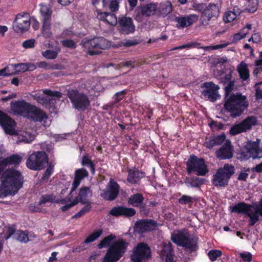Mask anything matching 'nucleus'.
<instances>
[{
  "instance_id": "16",
  "label": "nucleus",
  "mask_w": 262,
  "mask_h": 262,
  "mask_svg": "<svg viewBox=\"0 0 262 262\" xmlns=\"http://www.w3.org/2000/svg\"><path fill=\"white\" fill-rule=\"evenodd\" d=\"M201 89L203 96L207 97L212 102L216 101L221 97L218 92L220 89L219 86L212 82L204 83L201 85Z\"/></svg>"
},
{
  "instance_id": "23",
  "label": "nucleus",
  "mask_w": 262,
  "mask_h": 262,
  "mask_svg": "<svg viewBox=\"0 0 262 262\" xmlns=\"http://www.w3.org/2000/svg\"><path fill=\"white\" fill-rule=\"evenodd\" d=\"M260 140L256 139L255 141L248 140L246 143V149L251 154L253 159L262 158V148L259 146Z\"/></svg>"
},
{
  "instance_id": "35",
  "label": "nucleus",
  "mask_w": 262,
  "mask_h": 262,
  "mask_svg": "<svg viewBox=\"0 0 262 262\" xmlns=\"http://www.w3.org/2000/svg\"><path fill=\"white\" fill-rule=\"evenodd\" d=\"M172 11V6L171 3L169 1H166L160 3L157 10L159 14L163 17H165L168 14L170 13Z\"/></svg>"
},
{
  "instance_id": "12",
  "label": "nucleus",
  "mask_w": 262,
  "mask_h": 262,
  "mask_svg": "<svg viewBox=\"0 0 262 262\" xmlns=\"http://www.w3.org/2000/svg\"><path fill=\"white\" fill-rule=\"evenodd\" d=\"M220 14V8L217 4L210 3L207 5L205 11L201 14L200 20L203 26L209 25L211 20L217 18Z\"/></svg>"
},
{
  "instance_id": "19",
  "label": "nucleus",
  "mask_w": 262,
  "mask_h": 262,
  "mask_svg": "<svg viewBox=\"0 0 262 262\" xmlns=\"http://www.w3.org/2000/svg\"><path fill=\"white\" fill-rule=\"evenodd\" d=\"M10 113L26 117L32 105L24 100L14 101L11 102Z\"/></svg>"
},
{
  "instance_id": "6",
  "label": "nucleus",
  "mask_w": 262,
  "mask_h": 262,
  "mask_svg": "<svg viewBox=\"0 0 262 262\" xmlns=\"http://www.w3.org/2000/svg\"><path fill=\"white\" fill-rule=\"evenodd\" d=\"M186 170L189 173H194L198 176H205L208 170L202 158L191 155L186 162Z\"/></svg>"
},
{
  "instance_id": "9",
  "label": "nucleus",
  "mask_w": 262,
  "mask_h": 262,
  "mask_svg": "<svg viewBox=\"0 0 262 262\" xmlns=\"http://www.w3.org/2000/svg\"><path fill=\"white\" fill-rule=\"evenodd\" d=\"M82 46L88 50L90 55H93L98 53L92 50L93 49H105L110 46V42L103 37H95L91 39L83 41Z\"/></svg>"
},
{
  "instance_id": "30",
  "label": "nucleus",
  "mask_w": 262,
  "mask_h": 262,
  "mask_svg": "<svg viewBox=\"0 0 262 262\" xmlns=\"http://www.w3.org/2000/svg\"><path fill=\"white\" fill-rule=\"evenodd\" d=\"M97 17L98 19L105 21L111 26H114L117 23L116 16L112 13L97 11Z\"/></svg>"
},
{
  "instance_id": "64",
  "label": "nucleus",
  "mask_w": 262,
  "mask_h": 262,
  "mask_svg": "<svg viewBox=\"0 0 262 262\" xmlns=\"http://www.w3.org/2000/svg\"><path fill=\"white\" fill-rule=\"evenodd\" d=\"M35 42V41L34 39H28L23 43V46L26 49L32 48L34 46Z\"/></svg>"
},
{
  "instance_id": "63",
  "label": "nucleus",
  "mask_w": 262,
  "mask_h": 262,
  "mask_svg": "<svg viewBox=\"0 0 262 262\" xmlns=\"http://www.w3.org/2000/svg\"><path fill=\"white\" fill-rule=\"evenodd\" d=\"M78 199L75 198V199H74L73 200V201L71 203L66 204V205H64L62 207H61V209L63 211H67V210H68L72 207H73V206H75V205H76L77 204H78Z\"/></svg>"
},
{
  "instance_id": "50",
  "label": "nucleus",
  "mask_w": 262,
  "mask_h": 262,
  "mask_svg": "<svg viewBox=\"0 0 262 262\" xmlns=\"http://www.w3.org/2000/svg\"><path fill=\"white\" fill-rule=\"evenodd\" d=\"M102 233L101 230H98L93 232L84 241V243L88 244L96 240Z\"/></svg>"
},
{
  "instance_id": "55",
  "label": "nucleus",
  "mask_w": 262,
  "mask_h": 262,
  "mask_svg": "<svg viewBox=\"0 0 262 262\" xmlns=\"http://www.w3.org/2000/svg\"><path fill=\"white\" fill-rule=\"evenodd\" d=\"M236 17L235 14L230 10L225 13L223 19L225 23H230L233 21Z\"/></svg>"
},
{
  "instance_id": "22",
  "label": "nucleus",
  "mask_w": 262,
  "mask_h": 262,
  "mask_svg": "<svg viewBox=\"0 0 262 262\" xmlns=\"http://www.w3.org/2000/svg\"><path fill=\"white\" fill-rule=\"evenodd\" d=\"M118 23L119 30L123 34H128L135 31V26L130 17H122L119 19Z\"/></svg>"
},
{
  "instance_id": "34",
  "label": "nucleus",
  "mask_w": 262,
  "mask_h": 262,
  "mask_svg": "<svg viewBox=\"0 0 262 262\" xmlns=\"http://www.w3.org/2000/svg\"><path fill=\"white\" fill-rule=\"evenodd\" d=\"M58 202L62 204L67 203L66 199L58 200L56 199V196L53 194H47L41 196L40 201L38 203L39 205L45 204L46 203H54Z\"/></svg>"
},
{
  "instance_id": "4",
  "label": "nucleus",
  "mask_w": 262,
  "mask_h": 262,
  "mask_svg": "<svg viewBox=\"0 0 262 262\" xmlns=\"http://www.w3.org/2000/svg\"><path fill=\"white\" fill-rule=\"evenodd\" d=\"M128 243L122 239L113 242L110 246L103 262H116L125 253Z\"/></svg>"
},
{
  "instance_id": "58",
  "label": "nucleus",
  "mask_w": 262,
  "mask_h": 262,
  "mask_svg": "<svg viewBox=\"0 0 262 262\" xmlns=\"http://www.w3.org/2000/svg\"><path fill=\"white\" fill-rule=\"evenodd\" d=\"M14 68L15 69L16 74L23 73L27 71V68L25 63L14 64Z\"/></svg>"
},
{
  "instance_id": "3",
  "label": "nucleus",
  "mask_w": 262,
  "mask_h": 262,
  "mask_svg": "<svg viewBox=\"0 0 262 262\" xmlns=\"http://www.w3.org/2000/svg\"><path fill=\"white\" fill-rule=\"evenodd\" d=\"M248 106L246 97L239 93L230 96L225 104V108L231 113L233 117L240 116Z\"/></svg>"
},
{
  "instance_id": "56",
  "label": "nucleus",
  "mask_w": 262,
  "mask_h": 262,
  "mask_svg": "<svg viewBox=\"0 0 262 262\" xmlns=\"http://www.w3.org/2000/svg\"><path fill=\"white\" fill-rule=\"evenodd\" d=\"M86 205L84 206L78 212H77L75 215L74 216V217H80L81 216L83 215L85 213L89 212L91 208V206L90 204V203H86Z\"/></svg>"
},
{
  "instance_id": "26",
  "label": "nucleus",
  "mask_w": 262,
  "mask_h": 262,
  "mask_svg": "<svg viewBox=\"0 0 262 262\" xmlns=\"http://www.w3.org/2000/svg\"><path fill=\"white\" fill-rule=\"evenodd\" d=\"M135 213L136 211L134 209L122 206L115 207L110 212V213L113 216L124 215L127 217L132 216L135 214Z\"/></svg>"
},
{
  "instance_id": "53",
  "label": "nucleus",
  "mask_w": 262,
  "mask_h": 262,
  "mask_svg": "<svg viewBox=\"0 0 262 262\" xmlns=\"http://www.w3.org/2000/svg\"><path fill=\"white\" fill-rule=\"evenodd\" d=\"M37 66L40 68H43L46 70L50 69H58V66L57 64L51 65L47 63L46 61H40L37 63Z\"/></svg>"
},
{
  "instance_id": "52",
  "label": "nucleus",
  "mask_w": 262,
  "mask_h": 262,
  "mask_svg": "<svg viewBox=\"0 0 262 262\" xmlns=\"http://www.w3.org/2000/svg\"><path fill=\"white\" fill-rule=\"evenodd\" d=\"M58 52L55 51L48 50L42 52V56L48 59H54L57 56Z\"/></svg>"
},
{
  "instance_id": "25",
  "label": "nucleus",
  "mask_w": 262,
  "mask_h": 262,
  "mask_svg": "<svg viewBox=\"0 0 262 262\" xmlns=\"http://www.w3.org/2000/svg\"><path fill=\"white\" fill-rule=\"evenodd\" d=\"M26 117L30 118L35 121L41 122L45 119L47 118V116L41 110L36 106L32 105L30 108V111L27 115Z\"/></svg>"
},
{
  "instance_id": "1",
  "label": "nucleus",
  "mask_w": 262,
  "mask_h": 262,
  "mask_svg": "<svg viewBox=\"0 0 262 262\" xmlns=\"http://www.w3.org/2000/svg\"><path fill=\"white\" fill-rule=\"evenodd\" d=\"M23 177L20 172L14 169H7L3 174L0 187V198L15 194L23 186Z\"/></svg>"
},
{
  "instance_id": "57",
  "label": "nucleus",
  "mask_w": 262,
  "mask_h": 262,
  "mask_svg": "<svg viewBox=\"0 0 262 262\" xmlns=\"http://www.w3.org/2000/svg\"><path fill=\"white\" fill-rule=\"evenodd\" d=\"M208 256L212 261H214L217 259L219 257H220L222 255V252L220 250H210L208 254Z\"/></svg>"
},
{
  "instance_id": "8",
  "label": "nucleus",
  "mask_w": 262,
  "mask_h": 262,
  "mask_svg": "<svg viewBox=\"0 0 262 262\" xmlns=\"http://www.w3.org/2000/svg\"><path fill=\"white\" fill-rule=\"evenodd\" d=\"M48 163V157L45 151H36L32 154L26 162L27 167L32 170L43 169Z\"/></svg>"
},
{
  "instance_id": "45",
  "label": "nucleus",
  "mask_w": 262,
  "mask_h": 262,
  "mask_svg": "<svg viewBox=\"0 0 262 262\" xmlns=\"http://www.w3.org/2000/svg\"><path fill=\"white\" fill-rule=\"evenodd\" d=\"M110 65L111 66H115V64H113L112 63L110 64ZM139 66V63L137 62L136 61L128 60V61H122L121 63H120L119 64L115 65V69H119L120 68H121L122 67H126L127 68H130L133 69V68H135L136 66Z\"/></svg>"
},
{
  "instance_id": "21",
  "label": "nucleus",
  "mask_w": 262,
  "mask_h": 262,
  "mask_svg": "<svg viewBox=\"0 0 262 262\" xmlns=\"http://www.w3.org/2000/svg\"><path fill=\"white\" fill-rule=\"evenodd\" d=\"M198 16L196 14H190L188 15H179L176 16L173 21L177 23L176 27L184 28L192 25L198 20Z\"/></svg>"
},
{
  "instance_id": "47",
  "label": "nucleus",
  "mask_w": 262,
  "mask_h": 262,
  "mask_svg": "<svg viewBox=\"0 0 262 262\" xmlns=\"http://www.w3.org/2000/svg\"><path fill=\"white\" fill-rule=\"evenodd\" d=\"M237 157L241 161L247 160L252 158L251 154L246 149V145H245L243 148L241 149L237 154Z\"/></svg>"
},
{
  "instance_id": "24",
  "label": "nucleus",
  "mask_w": 262,
  "mask_h": 262,
  "mask_svg": "<svg viewBox=\"0 0 262 262\" xmlns=\"http://www.w3.org/2000/svg\"><path fill=\"white\" fill-rule=\"evenodd\" d=\"M157 223L152 220H141L135 225V230L139 233L150 231L156 229Z\"/></svg>"
},
{
  "instance_id": "7",
  "label": "nucleus",
  "mask_w": 262,
  "mask_h": 262,
  "mask_svg": "<svg viewBox=\"0 0 262 262\" xmlns=\"http://www.w3.org/2000/svg\"><path fill=\"white\" fill-rule=\"evenodd\" d=\"M234 173V167L228 164H225L214 174L213 183L216 186H225L228 184L230 178Z\"/></svg>"
},
{
  "instance_id": "40",
  "label": "nucleus",
  "mask_w": 262,
  "mask_h": 262,
  "mask_svg": "<svg viewBox=\"0 0 262 262\" xmlns=\"http://www.w3.org/2000/svg\"><path fill=\"white\" fill-rule=\"evenodd\" d=\"M34 135L30 130L24 131L18 135V141L29 143L34 139Z\"/></svg>"
},
{
  "instance_id": "33",
  "label": "nucleus",
  "mask_w": 262,
  "mask_h": 262,
  "mask_svg": "<svg viewBox=\"0 0 262 262\" xmlns=\"http://www.w3.org/2000/svg\"><path fill=\"white\" fill-rule=\"evenodd\" d=\"M16 236L18 241L24 243H26L30 241H33L36 238V235L34 233H27L21 230L16 232Z\"/></svg>"
},
{
  "instance_id": "5",
  "label": "nucleus",
  "mask_w": 262,
  "mask_h": 262,
  "mask_svg": "<svg viewBox=\"0 0 262 262\" xmlns=\"http://www.w3.org/2000/svg\"><path fill=\"white\" fill-rule=\"evenodd\" d=\"M67 97L71 102L72 107L78 111H84L90 105L88 96L76 90H68Z\"/></svg>"
},
{
  "instance_id": "10",
  "label": "nucleus",
  "mask_w": 262,
  "mask_h": 262,
  "mask_svg": "<svg viewBox=\"0 0 262 262\" xmlns=\"http://www.w3.org/2000/svg\"><path fill=\"white\" fill-rule=\"evenodd\" d=\"M171 239L177 245L186 248L192 249L194 247L192 240L186 230L174 231L171 234Z\"/></svg>"
},
{
  "instance_id": "37",
  "label": "nucleus",
  "mask_w": 262,
  "mask_h": 262,
  "mask_svg": "<svg viewBox=\"0 0 262 262\" xmlns=\"http://www.w3.org/2000/svg\"><path fill=\"white\" fill-rule=\"evenodd\" d=\"M251 29V25L248 24L246 26L241 29L238 33L234 34L233 36L232 42H235L244 38L249 33Z\"/></svg>"
},
{
  "instance_id": "49",
  "label": "nucleus",
  "mask_w": 262,
  "mask_h": 262,
  "mask_svg": "<svg viewBox=\"0 0 262 262\" xmlns=\"http://www.w3.org/2000/svg\"><path fill=\"white\" fill-rule=\"evenodd\" d=\"M102 233L101 230H98L93 232L84 241V243L88 244L96 240Z\"/></svg>"
},
{
  "instance_id": "48",
  "label": "nucleus",
  "mask_w": 262,
  "mask_h": 262,
  "mask_svg": "<svg viewBox=\"0 0 262 262\" xmlns=\"http://www.w3.org/2000/svg\"><path fill=\"white\" fill-rule=\"evenodd\" d=\"M116 237V236L112 234L105 237L98 245V248L99 249H102L110 245L111 242L115 239Z\"/></svg>"
},
{
  "instance_id": "36",
  "label": "nucleus",
  "mask_w": 262,
  "mask_h": 262,
  "mask_svg": "<svg viewBox=\"0 0 262 262\" xmlns=\"http://www.w3.org/2000/svg\"><path fill=\"white\" fill-rule=\"evenodd\" d=\"M237 71L239 75L240 78L243 80H247L249 78V70L247 64L242 61L237 67Z\"/></svg>"
},
{
  "instance_id": "11",
  "label": "nucleus",
  "mask_w": 262,
  "mask_h": 262,
  "mask_svg": "<svg viewBox=\"0 0 262 262\" xmlns=\"http://www.w3.org/2000/svg\"><path fill=\"white\" fill-rule=\"evenodd\" d=\"M257 124L256 117L249 116L244 119L239 123L233 125L230 129V133L232 135H235L243 132H245L251 129L253 126Z\"/></svg>"
},
{
  "instance_id": "39",
  "label": "nucleus",
  "mask_w": 262,
  "mask_h": 262,
  "mask_svg": "<svg viewBox=\"0 0 262 262\" xmlns=\"http://www.w3.org/2000/svg\"><path fill=\"white\" fill-rule=\"evenodd\" d=\"M204 183V179L199 177L187 178L185 181L187 187H199Z\"/></svg>"
},
{
  "instance_id": "28",
  "label": "nucleus",
  "mask_w": 262,
  "mask_h": 262,
  "mask_svg": "<svg viewBox=\"0 0 262 262\" xmlns=\"http://www.w3.org/2000/svg\"><path fill=\"white\" fill-rule=\"evenodd\" d=\"M172 244L170 242L164 243L159 247L160 255L165 257L166 262H173Z\"/></svg>"
},
{
  "instance_id": "60",
  "label": "nucleus",
  "mask_w": 262,
  "mask_h": 262,
  "mask_svg": "<svg viewBox=\"0 0 262 262\" xmlns=\"http://www.w3.org/2000/svg\"><path fill=\"white\" fill-rule=\"evenodd\" d=\"M4 69L6 73V76H7L16 74L15 69L14 68V64L9 65Z\"/></svg>"
},
{
  "instance_id": "46",
  "label": "nucleus",
  "mask_w": 262,
  "mask_h": 262,
  "mask_svg": "<svg viewBox=\"0 0 262 262\" xmlns=\"http://www.w3.org/2000/svg\"><path fill=\"white\" fill-rule=\"evenodd\" d=\"M233 71L231 70H227L223 73L220 78V82L224 84L233 80L232 79Z\"/></svg>"
},
{
  "instance_id": "61",
  "label": "nucleus",
  "mask_w": 262,
  "mask_h": 262,
  "mask_svg": "<svg viewBox=\"0 0 262 262\" xmlns=\"http://www.w3.org/2000/svg\"><path fill=\"white\" fill-rule=\"evenodd\" d=\"M207 5L204 4H196L194 3L192 5V8L196 11H199L203 14V12L205 10Z\"/></svg>"
},
{
  "instance_id": "44",
  "label": "nucleus",
  "mask_w": 262,
  "mask_h": 262,
  "mask_svg": "<svg viewBox=\"0 0 262 262\" xmlns=\"http://www.w3.org/2000/svg\"><path fill=\"white\" fill-rule=\"evenodd\" d=\"M41 32L45 38H48L51 37L52 33L51 31L50 21H42Z\"/></svg>"
},
{
  "instance_id": "41",
  "label": "nucleus",
  "mask_w": 262,
  "mask_h": 262,
  "mask_svg": "<svg viewBox=\"0 0 262 262\" xmlns=\"http://www.w3.org/2000/svg\"><path fill=\"white\" fill-rule=\"evenodd\" d=\"M225 138L226 136L224 134L216 136L213 139L206 142L205 143L206 146L211 148L214 146L220 145L225 140Z\"/></svg>"
},
{
  "instance_id": "14",
  "label": "nucleus",
  "mask_w": 262,
  "mask_h": 262,
  "mask_svg": "<svg viewBox=\"0 0 262 262\" xmlns=\"http://www.w3.org/2000/svg\"><path fill=\"white\" fill-rule=\"evenodd\" d=\"M33 99L36 100L39 103L42 104H48L55 98H59L61 96V93L57 91H52L50 90H44L43 93L35 92L31 94Z\"/></svg>"
},
{
  "instance_id": "43",
  "label": "nucleus",
  "mask_w": 262,
  "mask_h": 262,
  "mask_svg": "<svg viewBox=\"0 0 262 262\" xmlns=\"http://www.w3.org/2000/svg\"><path fill=\"white\" fill-rule=\"evenodd\" d=\"M143 200V197L142 194L136 193L129 198L128 202L129 204L134 206H138L142 203Z\"/></svg>"
},
{
  "instance_id": "15",
  "label": "nucleus",
  "mask_w": 262,
  "mask_h": 262,
  "mask_svg": "<svg viewBox=\"0 0 262 262\" xmlns=\"http://www.w3.org/2000/svg\"><path fill=\"white\" fill-rule=\"evenodd\" d=\"M158 7L155 3H149L141 6L138 8L135 15V19L138 22L143 21L144 17H150L156 14Z\"/></svg>"
},
{
  "instance_id": "2",
  "label": "nucleus",
  "mask_w": 262,
  "mask_h": 262,
  "mask_svg": "<svg viewBox=\"0 0 262 262\" xmlns=\"http://www.w3.org/2000/svg\"><path fill=\"white\" fill-rule=\"evenodd\" d=\"M231 211L246 214L250 218L249 225L252 226L258 221L259 216H262V200L255 205H249L244 202L238 203L231 208Z\"/></svg>"
},
{
  "instance_id": "38",
  "label": "nucleus",
  "mask_w": 262,
  "mask_h": 262,
  "mask_svg": "<svg viewBox=\"0 0 262 262\" xmlns=\"http://www.w3.org/2000/svg\"><path fill=\"white\" fill-rule=\"evenodd\" d=\"M40 7V13L41 16L42 21H50L51 14L52 13L51 8L47 5L43 4H41Z\"/></svg>"
},
{
  "instance_id": "17",
  "label": "nucleus",
  "mask_w": 262,
  "mask_h": 262,
  "mask_svg": "<svg viewBox=\"0 0 262 262\" xmlns=\"http://www.w3.org/2000/svg\"><path fill=\"white\" fill-rule=\"evenodd\" d=\"M30 26L29 14L27 13L18 14L13 23V29L17 33L27 31Z\"/></svg>"
},
{
  "instance_id": "18",
  "label": "nucleus",
  "mask_w": 262,
  "mask_h": 262,
  "mask_svg": "<svg viewBox=\"0 0 262 262\" xmlns=\"http://www.w3.org/2000/svg\"><path fill=\"white\" fill-rule=\"evenodd\" d=\"M119 192V186L113 179H110L105 189L102 190L100 195L104 199L113 201L118 196Z\"/></svg>"
},
{
  "instance_id": "13",
  "label": "nucleus",
  "mask_w": 262,
  "mask_h": 262,
  "mask_svg": "<svg viewBox=\"0 0 262 262\" xmlns=\"http://www.w3.org/2000/svg\"><path fill=\"white\" fill-rule=\"evenodd\" d=\"M150 249L146 244L141 243L134 249L131 259L135 262H143L150 256Z\"/></svg>"
},
{
  "instance_id": "42",
  "label": "nucleus",
  "mask_w": 262,
  "mask_h": 262,
  "mask_svg": "<svg viewBox=\"0 0 262 262\" xmlns=\"http://www.w3.org/2000/svg\"><path fill=\"white\" fill-rule=\"evenodd\" d=\"M90 193H91V191L90 187H83L80 189L78 195L76 198L78 199V202L85 204L87 203L86 199L88 194Z\"/></svg>"
},
{
  "instance_id": "32",
  "label": "nucleus",
  "mask_w": 262,
  "mask_h": 262,
  "mask_svg": "<svg viewBox=\"0 0 262 262\" xmlns=\"http://www.w3.org/2000/svg\"><path fill=\"white\" fill-rule=\"evenodd\" d=\"M128 172L127 181L130 183L135 184L144 177V173L136 169H129Z\"/></svg>"
},
{
  "instance_id": "59",
  "label": "nucleus",
  "mask_w": 262,
  "mask_h": 262,
  "mask_svg": "<svg viewBox=\"0 0 262 262\" xmlns=\"http://www.w3.org/2000/svg\"><path fill=\"white\" fill-rule=\"evenodd\" d=\"M62 45L67 48L75 49L76 47V43L73 40L66 39L61 41Z\"/></svg>"
},
{
  "instance_id": "31",
  "label": "nucleus",
  "mask_w": 262,
  "mask_h": 262,
  "mask_svg": "<svg viewBox=\"0 0 262 262\" xmlns=\"http://www.w3.org/2000/svg\"><path fill=\"white\" fill-rule=\"evenodd\" d=\"M22 160V157L18 155H12L7 158L3 159L0 157V170H1V166L7 165H17Z\"/></svg>"
},
{
  "instance_id": "62",
  "label": "nucleus",
  "mask_w": 262,
  "mask_h": 262,
  "mask_svg": "<svg viewBox=\"0 0 262 262\" xmlns=\"http://www.w3.org/2000/svg\"><path fill=\"white\" fill-rule=\"evenodd\" d=\"M53 168L54 165H52L51 164H50L48 167L47 168V169H46V171L43 174V176L42 178V180L47 179L50 177V176L53 172Z\"/></svg>"
},
{
  "instance_id": "29",
  "label": "nucleus",
  "mask_w": 262,
  "mask_h": 262,
  "mask_svg": "<svg viewBox=\"0 0 262 262\" xmlns=\"http://www.w3.org/2000/svg\"><path fill=\"white\" fill-rule=\"evenodd\" d=\"M89 176L88 172L83 168L77 169L75 172L74 180L72 184L71 193L73 192L79 185L81 181Z\"/></svg>"
},
{
  "instance_id": "54",
  "label": "nucleus",
  "mask_w": 262,
  "mask_h": 262,
  "mask_svg": "<svg viewBox=\"0 0 262 262\" xmlns=\"http://www.w3.org/2000/svg\"><path fill=\"white\" fill-rule=\"evenodd\" d=\"M194 200V198L187 195H183L178 200V202L180 204L184 205L189 203H192Z\"/></svg>"
},
{
  "instance_id": "27",
  "label": "nucleus",
  "mask_w": 262,
  "mask_h": 262,
  "mask_svg": "<svg viewBox=\"0 0 262 262\" xmlns=\"http://www.w3.org/2000/svg\"><path fill=\"white\" fill-rule=\"evenodd\" d=\"M216 157L220 159H230L233 157L232 148L230 142L226 141L224 145L216 152Z\"/></svg>"
},
{
  "instance_id": "20",
  "label": "nucleus",
  "mask_w": 262,
  "mask_h": 262,
  "mask_svg": "<svg viewBox=\"0 0 262 262\" xmlns=\"http://www.w3.org/2000/svg\"><path fill=\"white\" fill-rule=\"evenodd\" d=\"M0 125L6 134L10 135L17 134L15 129V121L1 111H0Z\"/></svg>"
},
{
  "instance_id": "51",
  "label": "nucleus",
  "mask_w": 262,
  "mask_h": 262,
  "mask_svg": "<svg viewBox=\"0 0 262 262\" xmlns=\"http://www.w3.org/2000/svg\"><path fill=\"white\" fill-rule=\"evenodd\" d=\"M81 164L83 166H88L90 168L91 171L93 174L95 173V166L92 161L88 157L84 156L82 157Z\"/></svg>"
}]
</instances>
